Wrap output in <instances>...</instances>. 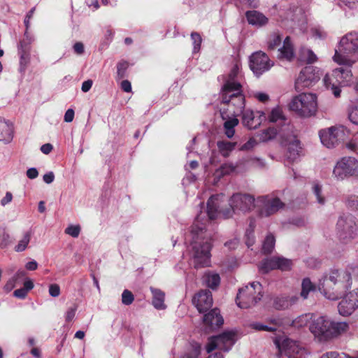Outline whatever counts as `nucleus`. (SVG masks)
Wrapping results in <instances>:
<instances>
[{"label": "nucleus", "mask_w": 358, "mask_h": 358, "mask_svg": "<svg viewBox=\"0 0 358 358\" xmlns=\"http://www.w3.org/2000/svg\"><path fill=\"white\" fill-rule=\"evenodd\" d=\"M224 194L211 196L207 202L206 210L196 215L189 231L191 262L194 268L210 265V250L213 247V231L210 229L211 221L220 215L224 218L234 214L246 213L255 209L256 198L249 194L236 193L229 199V208L220 209Z\"/></svg>", "instance_id": "obj_1"}, {"label": "nucleus", "mask_w": 358, "mask_h": 358, "mask_svg": "<svg viewBox=\"0 0 358 358\" xmlns=\"http://www.w3.org/2000/svg\"><path fill=\"white\" fill-rule=\"evenodd\" d=\"M351 269L350 267L331 269L320 280L318 289L326 299L336 301L341 298L344 292L351 288Z\"/></svg>", "instance_id": "obj_2"}, {"label": "nucleus", "mask_w": 358, "mask_h": 358, "mask_svg": "<svg viewBox=\"0 0 358 358\" xmlns=\"http://www.w3.org/2000/svg\"><path fill=\"white\" fill-rule=\"evenodd\" d=\"M241 69V63L236 62L221 90V102L231 103L230 106H234L231 110L233 114L241 113L245 107V98L240 83L242 77Z\"/></svg>", "instance_id": "obj_3"}, {"label": "nucleus", "mask_w": 358, "mask_h": 358, "mask_svg": "<svg viewBox=\"0 0 358 358\" xmlns=\"http://www.w3.org/2000/svg\"><path fill=\"white\" fill-rule=\"evenodd\" d=\"M346 322H337L326 315L313 314L309 330L315 340L324 343L337 338L349 330Z\"/></svg>", "instance_id": "obj_4"}, {"label": "nucleus", "mask_w": 358, "mask_h": 358, "mask_svg": "<svg viewBox=\"0 0 358 358\" xmlns=\"http://www.w3.org/2000/svg\"><path fill=\"white\" fill-rule=\"evenodd\" d=\"M339 65L352 66L358 60V34L350 32L343 36L333 56Z\"/></svg>", "instance_id": "obj_5"}, {"label": "nucleus", "mask_w": 358, "mask_h": 358, "mask_svg": "<svg viewBox=\"0 0 358 358\" xmlns=\"http://www.w3.org/2000/svg\"><path fill=\"white\" fill-rule=\"evenodd\" d=\"M352 77L351 69L339 67L334 69L331 73H327L323 78V82L334 96L338 98L341 96V88L351 85Z\"/></svg>", "instance_id": "obj_6"}, {"label": "nucleus", "mask_w": 358, "mask_h": 358, "mask_svg": "<svg viewBox=\"0 0 358 358\" xmlns=\"http://www.w3.org/2000/svg\"><path fill=\"white\" fill-rule=\"evenodd\" d=\"M289 106L298 115L309 117L317 111V97L313 93H301L292 99Z\"/></svg>", "instance_id": "obj_7"}, {"label": "nucleus", "mask_w": 358, "mask_h": 358, "mask_svg": "<svg viewBox=\"0 0 358 358\" xmlns=\"http://www.w3.org/2000/svg\"><path fill=\"white\" fill-rule=\"evenodd\" d=\"M263 296V287L258 282H253L239 289L236 302L241 308L256 306Z\"/></svg>", "instance_id": "obj_8"}, {"label": "nucleus", "mask_w": 358, "mask_h": 358, "mask_svg": "<svg viewBox=\"0 0 358 358\" xmlns=\"http://www.w3.org/2000/svg\"><path fill=\"white\" fill-rule=\"evenodd\" d=\"M284 207L285 203L273 194L257 196L255 205L256 213L259 217H268Z\"/></svg>", "instance_id": "obj_9"}, {"label": "nucleus", "mask_w": 358, "mask_h": 358, "mask_svg": "<svg viewBox=\"0 0 358 358\" xmlns=\"http://www.w3.org/2000/svg\"><path fill=\"white\" fill-rule=\"evenodd\" d=\"M274 343L281 355L288 358H305L306 350L298 341L288 338H275Z\"/></svg>", "instance_id": "obj_10"}, {"label": "nucleus", "mask_w": 358, "mask_h": 358, "mask_svg": "<svg viewBox=\"0 0 358 358\" xmlns=\"http://www.w3.org/2000/svg\"><path fill=\"white\" fill-rule=\"evenodd\" d=\"M237 340V335L235 331H226L222 334L210 337L206 346L208 353L215 349L225 352L229 351Z\"/></svg>", "instance_id": "obj_11"}, {"label": "nucleus", "mask_w": 358, "mask_h": 358, "mask_svg": "<svg viewBox=\"0 0 358 358\" xmlns=\"http://www.w3.org/2000/svg\"><path fill=\"white\" fill-rule=\"evenodd\" d=\"M333 176L338 180L358 176V161L352 157H343L336 162L333 170Z\"/></svg>", "instance_id": "obj_12"}, {"label": "nucleus", "mask_w": 358, "mask_h": 358, "mask_svg": "<svg viewBox=\"0 0 358 358\" xmlns=\"http://www.w3.org/2000/svg\"><path fill=\"white\" fill-rule=\"evenodd\" d=\"M336 231L338 238L344 243L355 238L358 234L355 218L352 215L339 217L336 224Z\"/></svg>", "instance_id": "obj_13"}, {"label": "nucleus", "mask_w": 358, "mask_h": 358, "mask_svg": "<svg viewBox=\"0 0 358 358\" xmlns=\"http://www.w3.org/2000/svg\"><path fill=\"white\" fill-rule=\"evenodd\" d=\"M319 136L323 145L328 148H332L345 139V131L342 126H333L320 130Z\"/></svg>", "instance_id": "obj_14"}, {"label": "nucleus", "mask_w": 358, "mask_h": 358, "mask_svg": "<svg viewBox=\"0 0 358 358\" xmlns=\"http://www.w3.org/2000/svg\"><path fill=\"white\" fill-rule=\"evenodd\" d=\"M338 304V313L343 317L351 315L358 309V287L343 294Z\"/></svg>", "instance_id": "obj_15"}, {"label": "nucleus", "mask_w": 358, "mask_h": 358, "mask_svg": "<svg viewBox=\"0 0 358 358\" xmlns=\"http://www.w3.org/2000/svg\"><path fill=\"white\" fill-rule=\"evenodd\" d=\"M320 78V70L309 66L303 69L295 81V88L301 91L317 83Z\"/></svg>", "instance_id": "obj_16"}, {"label": "nucleus", "mask_w": 358, "mask_h": 358, "mask_svg": "<svg viewBox=\"0 0 358 358\" xmlns=\"http://www.w3.org/2000/svg\"><path fill=\"white\" fill-rule=\"evenodd\" d=\"M273 66V62L262 51L253 53L250 57V68L257 76L268 71Z\"/></svg>", "instance_id": "obj_17"}, {"label": "nucleus", "mask_w": 358, "mask_h": 358, "mask_svg": "<svg viewBox=\"0 0 358 358\" xmlns=\"http://www.w3.org/2000/svg\"><path fill=\"white\" fill-rule=\"evenodd\" d=\"M224 106H227V108L222 107L220 109L222 118L225 120L224 123V129L225 135L231 138L235 134V127L238 124V120L236 118L240 113L233 114L231 110L234 108V106L231 107L230 105L231 103H222Z\"/></svg>", "instance_id": "obj_18"}, {"label": "nucleus", "mask_w": 358, "mask_h": 358, "mask_svg": "<svg viewBox=\"0 0 358 358\" xmlns=\"http://www.w3.org/2000/svg\"><path fill=\"white\" fill-rule=\"evenodd\" d=\"M291 266V260L281 257H273L262 261L259 265V270L262 273H268L273 269L289 270Z\"/></svg>", "instance_id": "obj_19"}, {"label": "nucleus", "mask_w": 358, "mask_h": 358, "mask_svg": "<svg viewBox=\"0 0 358 358\" xmlns=\"http://www.w3.org/2000/svg\"><path fill=\"white\" fill-rule=\"evenodd\" d=\"M291 11L287 13V17L281 20L282 25L287 29L293 30L298 29L300 32L304 33L307 31V20L302 13L295 15L294 18Z\"/></svg>", "instance_id": "obj_20"}, {"label": "nucleus", "mask_w": 358, "mask_h": 358, "mask_svg": "<svg viewBox=\"0 0 358 358\" xmlns=\"http://www.w3.org/2000/svg\"><path fill=\"white\" fill-rule=\"evenodd\" d=\"M192 302L200 313L206 312L213 306L212 294L209 290H202L194 296Z\"/></svg>", "instance_id": "obj_21"}, {"label": "nucleus", "mask_w": 358, "mask_h": 358, "mask_svg": "<svg viewBox=\"0 0 358 358\" xmlns=\"http://www.w3.org/2000/svg\"><path fill=\"white\" fill-rule=\"evenodd\" d=\"M240 114L243 113V122L249 129H256L261 124L263 120H265L266 116L264 112L257 111L254 113L251 110H243Z\"/></svg>", "instance_id": "obj_22"}, {"label": "nucleus", "mask_w": 358, "mask_h": 358, "mask_svg": "<svg viewBox=\"0 0 358 358\" xmlns=\"http://www.w3.org/2000/svg\"><path fill=\"white\" fill-rule=\"evenodd\" d=\"M245 17L249 24L257 28L264 27L268 22V18L262 13L256 10L247 11Z\"/></svg>", "instance_id": "obj_23"}, {"label": "nucleus", "mask_w": 358, "mask_h": 358, "mask_svg": "<svg viewBox=\"0 0 358 358\" xmlns=\"http://www.w3.org/2000/svg\"><path fill=\"white\" fill-rule=\"evenodd\" d=\"M223 318L220 315L219 310L217 308L211 310L203 317V322L210 330L220 327L223 324Z\"/></svg>", "instance_id": "obj_24"}, {"label": "nucleus", "mask_w": 358, "mask_h": 358, "mask_svg": "<svg viewBox=\"0 0 358 358\" xmlns=\"http://www.w3.org/2000/svg\"><path fill=\"white\" fill-rule=\"evenodd\" d=\"M279 59L292 61L295 57L294 45L289 36H287L284 41L282 47L278 49Z\"/></svg>", "instance_id": "obj_25"}, {"label": "nucleus", "mask_w": 358, "mask_h": 358, "mask_svg": "<svg viewBox=\"0 0 358 358\" xmlns=\"http://www.w3.org/2000/svg\"><path fill=\"white\" fill-rule=\"evenodd\" d=\"M152 294V304L157 310H164L166 306L164 303L165 293L159 289L151 287L150 288Z\"/></svg>", "instance_id": "obj_26"}, {"label": "nucleus", "mask_w": 358, "mask_h": 358, "mask_svg": "<svg viewBox=\"0 0 358 358\" xmlns=\"http://www.w3.org/2000/svg\"><path fill=\"white\" fill-rule=\"evenodd\" d=\"M13 125L6 121H0V141L9 143L13 139Z\"/></svg>", "instance_id": "obj_27"}, {"label": "nucleus", "mask_w": 358, "mask_h": 358, "mask_svg": "<svg viewBox=\"0 0 358 358\" xmlns=\"http://www.w3.org/2000/svg\"><path fill=\"white\" fill-rule=\"evenodd\" d=\"M300 142L297 139H294L288 145L287 157L291 161L297 159L301 152Z\"/></svg>", "instance_id": "obj_28"}, {"label": "nucleus", "mask_w": 358, "mask_h": 358, "mask_svg": "<svg viewBox=\"0 0 358 358\" xmlns=\"http://www.w3.org/2000/svg\"><path fill=\"white\" fill-rule=\"evenodd\" d=\"M201 346L198 343H191L180 358H201Z\"/></svg>", "instance_id": "obj_29"}, {"label": "nucleus", "mask_w": 358, "mask_h": 358, "mask_svg": "<svg viewBox=\"0 0 358 358\" xmlns=\"http://www.w3.org/2000/svg\"><path fill=\"white\" fill-rule=\"evenodd\" d=\"M31 238V231H26L23 234L22 238L17 241L14 250L17 252H22L24 251L30 243Z\"/></svg>", "instance_id": "obj_30"}, {"label": "nucleus", "mask_w": 358, "mask_h": 358, "mask_svg": "<svg viewBox=\"0 0 358 358\" xmlns=\"http://www.w3.org/2000/svg\"><path fill=\"white\" fill-rule=\"evenodd\" d=\"M299 59L308 64H313L317 60L316 55L308 48H301L299 51Z\"/></svg>", "instance_id": "obj_31"}, {"label": "nucleus", "mask_w": 358, "mask_h": 358, "mask_svg": "<svg viewBox=\"0 0 358 358\" xmlns=\"http://www.w3.org/2000/svg\"><path fill=\"white\" fill-rule=\"evenodd\" d=\"M273 325H266L261 322H252L250 324V327L255 330V331H269L273 332L277 329V326L279 324V321L278 320H272Z\"/></svg>", "instance_id": "obj_32"}, {"label": "nucleus", "mask_w": 358, "mask_h": 358, "mask_svg": "<svg viewBox=\"0 0 358 358\" xmlns=\"http://www.w3.org/2000/svg\"><path fill=\"white\" fill-rule=\"evenodd\" d=\"M203 282L208 287L215 289L220 285V278L217 273L208 272L203 275Z\"/></svg>", "instance_id": "obj_33"}, {"label": "nucleus", "mask_w": 358, "mask_h": 358, "mask_svg": "<svg viewBox=\"0 0 358 358\" xmlns=\"http://www.w3.org/2000/svg\"><path fill=\"white\" fill-rule=\"evenodd\" d=\"M313 314L306 313L298 316L292 320V325L296 328H301L310 324L313 320Z\"/></svg>", "instance_id": "obj_34"}, {"label": "nucleus", "mask_w": 358, "mask_h": 358, "mask_svg": "<svg viewBox=\"0 0 358 358\" xmlns=\"http://www.w3.org/2000/svg\"><path fill=\"white\" fill-rule=\"evenodd\" d=\"M235 170L236 166L232 164H224L215 171L214 175L216 178L220 179L224 176L234 173Z\"/></svg>", "instance_id": "obj_35"}, {"label": "nucleus", "mask_w": 358, "mask_h": 358, "mask_svg": "<svg viewBox=\"0 0 358 358\" xmlns=\"http://www.w3.org/2000/svg\"><path fill=\"white\" fill-rule=\"evenodd\" d=\"M217 145L222 155L226 157H228L229 153L234 149L235 143L229 141H221L217 143Z\"/></svg>", "instance_id": "obj_36"}, {"label": "nucleus", "mask_w": 358, "mask_h": 358, "mask_svg": "<svg viewBox=\"0 0 358 358\" xmlns=\"http://www.w3.org/2000/svg\"><path fill=\"white\" fill-rule=\"evenodd\" d=\"M315 290V285L312 283L310 280L308 278H304L301 283V292L300 293L301 297L303 299H306L310 292Z\"/></svg>", "instance_id": "obj_37"}, {"label": "nucleus", "mask_w": 358, "mask_h": 358, "mask_svg": "<svg viewBox=\"0 0 358 358\" xmlns=\"http://www.w3.org/2000/svg\"><path fill=\"white\" fill-rule=\"evenodd\" d=\"M348 118L354 124L358 125V101L352 102L348 109Z\"/></svg>", "instance_id": "obj_38"}, {"label": "nucleus", "mask_w": 358, "mask_h": 358, "mask_svg": "<svg viewBox=\"0 0 358 358\" xmlns=\"http://www.w3.org/2000/svg\"><path fill=\"white\" fill-rule=\"evenodd\" d=\"M19 54L20 55V70L24 71L27 64L29 62V55L27 53V46L24 42H20L19 45Z\"/></svg>", "instance_id": "obj_39"}, {"label": "nucleus", "mask_w": 358, "mask_h": 358, "mask_svg": "<svg viewBox=\"0 0 358 358\" xmlns=\"http://www.w3.org/2000/svg\"><path fill=\"white\" fill-rule=\"evenodd\" d=\"M277 134V131L274 128H268L257 135L260 142H267L273 139Z\"/></svg>", "instance_id": "obj_40"}, {"label": "nucleus", "mask_w": 358, "mask_h": 358, "mask_svg": "<svg viewBox=\"0 0 358 358\" xmlns=\"http://www.w3.org/2000/svg\"><path fill=\"white\" fill-rule=\"evenodd\" d=\"M275 243V239L273 235L268 234L262 243V250L264 253H271L274 248Z\"/></svg>", "instance_id": "obj_41"}, {"label": "nucleus", "mask_w": 358, "mask_h": 358, "mask_svg": "<svg viewBox=\"0 0 358 358\" xmlns=\"http://www.w3.org/2000/svg\"><path fill=\"white\" fill-rule=\"evenodd\" d=\"M337 4L344 10H356L358 8V0H336Z\"/></svg>", "instance_id": "obj_42"}, {"label": "nucleus", "mask_w": 358, "mask_h": 358, "mask_svg": "<svg viewBox=\"0 0 358 358\" xmlns=\"http://www.w3.org/2000/svg\"><path fill=\"white\" fill-rule=\"evenodd\" d=\"M282 38L279 33L271 34L267 41V46L269 50H274L281 43Z\"/></svg>", "instance_id": "obj_43"}, {"label": "nucleus", "mask_w": 358, "mask_h": 358, "mask_svg": "<svg viewBox=\"0 0 358 358\" xmlns=\"http://www.w3.org/2000/svg\"><path fill=\"white\" fill-rule=\"evenodd\" d=\"M255 223L254 220H251L249 224V228L247 229L245 232L246 245L248 248L251 247L255 243L254 229Z\"/></svg>", "instance_id": "obj_44"}, {"label": "nucleus", "mask_w": 358, "mask_h": 358, "mask_svg": "<svg viewBox=\"0 0 358 358\" xmlns=\"http://www.w3.org/2000/svg\"><path fill=\"white\" fill-rule=\"evenodd\" d=\"M255 223L254 220H251L249 224V228L247 229L245 232L246 245L248 248L251 247L255 243L254 229Z\"/></svg>", "instance_id": "obj_45"}, {"label": "nucleus", "mask_w": 358, "mask_h": 358, "mask_svg": "<svg viewBox=\"0 0 358 358\" xmlns=\"http://www.w3.org/2000/svg\"><path fill=\"white\" fill-rule=\"evenodd\" d=\"M191 39L193 44L192 52L194 54L198 53L201 49V45L202 43V38L201 35L197 32H192L191 34Z\"/></svg>", "instance_id": "obj_46"}, {"label": "nucleus", "mask_w": 358, "mask_h": 358, "mask_svg": "<svg viewBox=\"0 0 358 358\" xmlns=\"http://www.w3.org/2000/svg\"><path fill=\"white\" fill-rule=\"evenodd\" d=\"M273 306L278 310L286 309L290 306V303L287 296H278L274 299Z\"/></svg>", "instance_id": "obj_47"}, {"label": "nucleus", "mask_w": 358, "mask_h": 358, "mask_svg": "<svg viewBox=\"0 0 358 358\" xmlns=\"http://www.w3.org/2000/svg\"><path fill=\"white\" fill-rule=\"evenodd\" d=\"M81 227L78 224H69L64 230V233L73 238H78L80 235Z\"/></svg>", "instance_id": "obj_48"}, {"label": "nucleus", "mask_w": 358, "mask_h": 358, "mask_svg": "<svg viewBox=\"0 0 358 358\" xmlns=\"http://www.w3.org/2000/svg\"><path fill=\"white\" fill-rule=\"evenodd\" d=\"M313 192L317 198V202L320 204H324L325 199L322 195V185L318 183H315L313 186Z\"/></svg>", "instance_id": "obj_49"}, {"label": "nucleus", "mask_w": 358, "mask_h": 358, "mask_svg": "<svg viewBox=\"0 0 358 358\" xmlns=\"http://www.w3.org/2000/svg\"><path fill=\"white\" fill-rule=\"evenodd\" d=\"M268 119L271 122H276L280 120H282L283 115L281 110L278 108L273 109L268 116Z\"/></svg>", "instance_id": "obj_50"}, {"label": "nucleus", "mask_w": 358, "mask_h": 358, "mask_svg": "<svg viewBox=\"0 0 358 358\" xmlns=\"http://www.w3.org/2000/svg\"><path fill=\"white\" fill-rule=\"evenodd\" d=\"M134 297L133 294L128 289L123 291L122 294V303L124 305H130L133 303Z\"/></svg>", "instance_id": "obj_51"}, {"label": "nucleus", "mask_w": 358, "mask_h": 358, "mask_svg": "<svg viewBox=\"0 0 358 358\" xmlns=\"http://www.w3.org/2000/svg\"><path fill=\"white\" fill-rule=\"evenodd\" d=\"M128 63L126 62H120L117 64V76L119 78H123L125 76L126 71L128 68Z\"/></svg>", "instance_id": "obj_52"}, {"label": "nucleus", "mask_w": 358, "mask_h": 358, "mask_svg": "<svg viewBox=\"0 0 358 358\" xmlns=\"http://www.w3.org/2000/svg\"><path fill=\"white\" fill-rule=\"evenodd\" d=\"M76 310L77 307L76 305H73L68 308L65 313V320L66 322H70L73 320L76 315Z\"/></svg>", "instance_id": "obj_53"}, {"label": "nucleus", "mask_w": 358, "mask_h": 358, "mask_svg": "<svg viewBox=\"0 0 358 358\" xmlns=\"http://www.w3.org/2000/svg\"><path fill=\"white\" fill-rule=\"evenodd\" d=\"M252 96L257 100L262 103H266L269 99V96L266 93L262 92H253Z\"/></svg>", "instance_id": "obj_54"}, {"label": "nucleus", "mask_w": 358, "mask_h": 358, "mask_svg": "<svg viewBox=\"0 0 358 358\" xmlns=\"http://www.w3.org/2000/svg\"><path fill=\"white\" fill-rule=\"evenodd\" d=\"M311 33L315 38L322 39L327 36L326 32L320 28H313Z\"/></svg>", "instance_id": "obj_55"}, {"label": "nucleus", "mask_w": 358, "mask_h": 358, "mask_svg": "<svg viewBox=\"0 0 358 358\" xmlns=\"http://www.w3.org/2000/svg\"><path fill=\"white\" fill-rule=\"evenodd\" d=\"M49 294L52 297H57L60 294V287L57 284H52L49 286Z\"/></svg>", "instance_id": "obj_56"}, {"label": "nucleus", "mask_w": 358, "mask_h": 358, "mask_svg": "<svg viewBox=\"0 0 358 358\" xmlns=\"http://www.w3.org/2000/svg\"><path fill=\"white\" fill-rule=\"evenodd\" d=\"M10 242V236L8 234L3 232L0 235V247L6 248Z\"/></svg>", "instance_id": "obj_57"}, {"label": "nucleus", "mask_w": 358, "mask_h": 358, "mask_svg": "<svg viewBox=\"0 0 358 358\" xmlns=\"http://www.w3.org/2000/svg\"><path fill=\"white\" fill-rule=\"evenodd\" d=\"M346 148L358 155V140H352L346 143Z\"/></svg>", "instance_id": "obj_58"}, {"label": "nucleus", "mask_w": 358, "mask_h": 358, "mask_svg": "<svg viewBox=\"0 0 358 358\" xmlns=\"http://www.w3.org/2000/svg\"><path fill=\"white\" fill-rule=\"evenodd\" d=\"M257 144V141L254 138H250L245 144H243L241 150H248L254 148Z\"/></svg>", "instance_id": "obj_59"}, {"label": "nucleus", "mask_w": 358, "mask_h": 358, "mask_svg": "<svg viewBox=\"0 0 358 358\" xmlns=\"http://www.w3.org/2000/svg\"><path fill=\"white\" fill-rule=\"evenodd\" d=\"M13 200V194L10 192H7L5 196L1 199L0 203L2 206H6Z\"/></svg>", "instance_id": "obj_60"}, {"label": "nucleus", "mask_w": 358, "mask_h": 358, "mask_svg": "<svg viewBox=\"0 0 358 358\" xmlns=\"http://www.w3.org/2000/svg\"><path fill=\"white\" fill-rule=\"evenodd\" d=\"M74 110L71 108L68 109L64 117V120L66 122H71L74 118Z\"/></svg>", "instance_id": "obj_61"}, {"label": "nucleus", "mask_w": 358, "mask_h": 358, "mask_svg": "<svg viewBox=\"0 0 358 358\" xmlns=\"http://www.w3.org/2000/svg\"><path fill=\"white\" fill-rule=\"evenodd\" d=\"M27 289H24V288H20L18 289H16L13 292V295L19 299H24L27 295Z\"/></svg>", "instance_id": "obj_62"}, {"label": "nucleus", "mask_w": 358, "mask_h": 358, "mask_svg": "<svg viewBox=\"0 0 358 358\" xmlns=\"http://www.w3.org/2000/svg\"><path fill=\"white\" fill-rule=\"evenodd\" d=\"M38 172L36 168H30L27 171V176L29 179H35L38 177Z\"/></svg>", "instance_id": "obj_63"}, {"label": "nucleus", "mask_w": 358, "mask_h": 358, "mask_svg": "<svg viewBox=\"0 0 358 358\" xmlns=\"http://www.w3.org/2000/svg\"><path fill=\"white\" fill-rule=\"evenodd\" d=\"M43 181L47 184H50L53 182L55 179V175L53 172L50 171L47 173H45L43 177Z\"/></svg>", "instance_id": "obj_64"}]
</instances>
